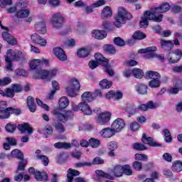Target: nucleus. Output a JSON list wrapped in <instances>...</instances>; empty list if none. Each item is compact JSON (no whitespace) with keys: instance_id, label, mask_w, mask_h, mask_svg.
Returning a JSON list of instances; mask_svg holds the SVG:
<instances>
[{"instance_id":"nucleus-13","label":"nucleus","mask_w":182,"mask_h":182,"mask_svg":"<svg viewBox=\"0 0 182 182\" xmlns=\"http://www.w3.org/2000/svg\"><path fill=\"white\" fill-rule=\"evenodd\" d=\"M31 39L33 43H36L37 45H39V46H46V43H48L46 39L42 38L36 33L31 36Z\"/></svg>"},{"instance_id":"nucleus-64","label":"nucleus","mask_w":182,"mask_h":182,"mask_svg":"<svg viewBox=\"0 0 182 182\" xmlns=\"http://www.w3.org/2000/svg\"><path fill=\"white\" fill-rule=\"evenodd\" d=\"M104 163H105V161L99 156L95 157L93 159L92 162H91L92 166V164H103Z\"/></svg>"},{"instance_id":"nucleus-46","label":"nucleus","mask_w":182,"mask_h":182,"mask_svg":"<svg viewBox=\"0 0 182 182\" xmlns=\"http://www.w3.org/2000/svg\"><path fill=\"white\" fill-rule=\"evenodd\" d=\"M55 149H70V144L66 142H57L54 144Z\"/></svg>"},{"instance_id":"nucleus-10","label":"nucleus","mask_w":182,"mask_h":182,"mask_svg":"<svg viewBox=\"0 0 182 182\" xmlns=\"http://www.w3.org/2000/svg\"><path fill=\"white\" fill-rule=\"evenodd\" d=\"M157 50V48L156 46H151L146 48H142L139 50V53H144V58L145 59H151V58H154V52Z\"/></svg>"},{"instance_id":"nucleus-45","label":"nucleus","mask_w":182,"mask_h":182,"mask_svg":"<svg viewBox=\"0 0 182 182\" xmlns=\"http://www.w3.org/2000/svg\"><path fill=\"white\" fill-rule=\"evenodd\" d=\"M160 85H161L160 79H154L149 82V87L152 88L160 87Z\"/></svg>"},{"instance_id":"nucleus-43","label":"nucleus","mask_w":182,"mask_h":182,"mask_svg":"<svg viewBox=\"0 0 182 182\" xmlns=\"http://www.w3.org/2000/svg\"><path fill=\"white\" fill-rule=\"evenodd\" d=\"M132 73L136 79H141V77L144 76V73H143V70L140 68H134L132 70Z\"/></svg>"},{"instance_id":"nucleus-36","label":"nucleus","mask_w":182,"mask_h":182,"mask_svg":"<svg viewBox=\"0 0 182 182\" xmlns=\"http://www.w3.org/2000/svg\"><path fill=\"white\" fill-rule=\"evenodd\" d=\"M125 112L129 113V114H135L136 110V107L133 104L127 103L125 107H124Z\"/></svg>"},{"instance_id":"nucleus-7","label":"nucleus","mask_w":182,"mask_h":182,"mask_svg":"<svg viewBox=\"0 0 182 182\" xmlns=\"http://www.w3.org/2000/svg\"><path fill=\"white\" fill-rule=\"evenodd\" d=\"M95 58L96 60V62L100 63L101 62H104L105 68V72L108 73L109 76H113L114 75V72L112 69V67L109 66V63H107V59H106L102 54L100 53H96L95 55Z\"/></svg>"},{"instance_id":"nucleus-23","label":"nucleus","mask_w":182,"mask_h":182,"mask_svg":"<svg viewBox=\"0 0 182 182\" xmlns=\"http://www.w3.org/2000/svg\"><path fill=\"white\" fill-rule=\"evenodd\" d=\"M53 114L60 122H63V123H66V122H68V116H66V114H62L59 112V109H55L53 110Z\"/></svg>"},{"instance_id":"nucleus-29","label":"nucleus","mask_w":182,"mask_h":182,"mask_svg":"<svg viewBox=\"0 0 182 182\" xmlns=\"http://www.w3.org/2000/svg\"><path fill=\"white\" fill-rule=\"evenodd\" d=\"M17 128L21 132V133H25V132H27L28 134H31V133H33V130L32 129V127L29 126V124L24 123L23 124H18L17 126Z\"/></svg>"},{"instance_id":"nucleus-19","label":"nucleus","mask_w":182,"mask_h":182,"mask_svg":"<svg viewBox=\"0 0 182 182\" xmlns=\"http://www.w3.org/2000/svg\"><path fill=\"white\" fill-rule=\"evenodd\" d=\"M115 134L116 133L114 132V130H113V128L109 127L103 129L100 133V136L105 139H109L114 136Z\"/></svg>"},{"instance_id":"nucleus-30","label":"nucleus","mask_w":182,"mask_h":182,"mask_svg":"<svg viewBox=\"0 0 182 182\" xmlns=\"http://www.w3.org/2000/svg\"><path fill=\"white\" fill-rule=\"evenodd\" d=\"M27 105L30 112L32 113H35V112H36V105H35V100L31 96L28 97Z\"/></svg>"},{"instance_id":"nucleus-8","label":"nucleus","mask_w":182,"mask_h":182,"mask_svg":"<svg viewBox=\"0 0 182 182\" xmlns=\"http://www.w3.org/2000/svg\"><path fill=\"white\" fill-rule=\"evenodd\" d=\"M111 116L112 114H110V112L98 113L97 114V117L95 118L96 122L100 126H105V124H107V123H109L110 121Z\"/></svg>"},{"instance_id":"nucleus-22","label":"nucleus","mask_w":182,"mask_h":182,"mask_svg":"<svg viewBox=\"0 0 182 182\" xmlns=\"http://www.w3.org/2000/svg\"><path fill=\"white\" fill-rule=\"evenodd\" d=\"M30 14L31 11L28 9H20L16 12L15 16H16L18 19H25V18L29 16Z\"/></svg>"},{"instance_id":"nucleus-62","label":"nucleus","mask_w":182,"mask_h":182,"mask_svg":"<svg viewBox=\"0 0 182 182\" xmlns=\"http://www.w3.org/2000/svg\"><path fill=\"white\" fill-rule=\"evenodd\" d=\"M11 89L14 93H21V92H22V85L19 84H14L13 85Z\"/></svg>"},{"instance_id":"nucleus-57","label":"nucleus","mask_w":182,"mask_h":182,"mask_svg":"<svg viewBox=\"0 0 182 182\" xmlns=\"http://www.w3.org/2000/svg\"><path fill=\"white\" fill-rule=\"evenodd\" d=\"M16 129V125L13 124H7L5 127V129L6 132L9 133H14Z\"/></svg>"},{"instance_id":"nucleus-51","label":"nucleus","mask_w":182,"mask_h":182,"mask_svg":"<svg viewBox=\"0 0 182 182\" xmlns=\"http://www.w3.org/2000/svg\"><path fill=\"white\" fill-rule=\"evenodd\" d=\"M37 160H42L43 166H48L49 164V158L44 155H36Z\"/></svg>"},{"instance_id":"nucleus-47","label":"nucleus","mask_w":182,"mask_h":182,"mask_svg":"<svg viewBox=\"0 0 182 182\" xmlns=\"http://www.w3.org/2000/svg\"><path fill=\"white\" fill-rule=\"evenodd\" d=\"M89 144L93 149H97V147H99V146H100V141H99V139H97L95 138H91L89 140Z\"/></svg>"},{"instance_id":"nucleus-42","label":"nucleus","mask_w":182,"mask_h":182,"mask_svg":"<svg viewBox=\"0 0 182 182\" xmlns=\"http://www.w3.org/2000/svg\"><path fill=\"white\" fill-rule=\"evenodd\" d=\"M113 15V13L112 12V9L109 6H106L105 9H103L102 12V18H110Z\"/></svg>"},{"instance_id":"nucleus-2","label":"nucleus","mask_w":182,"mask_h":182,"mask_svg":"<svg viewBox=\"0 0 182 182\" xmlns=\"http://www.w3.org/2000/svg\"><path fill=\"white\" fill-rule=\"evenodd\" d=\"M112 173H106L103 171H96V174L100 177H104L108 180H114V177H122L123 176V166L121 165H117L113 169L111 170ZM113 174V175H112Z\"/></svg>"},{"instance_id":"nucleus-48","label":"nucleus","mask_w":182,"mask_h":182,"mask_svg":"<svg viewBox=\"0 0 182 182\" xmlns=\"http://www.w3.org/2000/svg\"><path fill=\"white\" fill-rule=\"evenodd\" d=\"M1 96H6V97H14V96H15V92L12 88H6L5 91H3Z\"/></svg>"},{"instance_id":"nucleus-15","label":"nucleus","mask_w":182,"mask_h":182,"mask_svg":"<svg viewBox=\"0 0 182 182\" xmlns=\"http://www.w3.org/2000/svg\"><path fill=\"white\" fill-rule=\"evenodd\" d=\"M33 77L34 79H43L44 80H49V77L48 74V70H40L36 71Z\"/></svg>"},{"instance_id":"nucleus-26","label":"nucleus","mask_w":182,"mask_h":182,"mask_svg":"<svg viewBox=\"0 0 182 182\" xmlns=\"http://www.w3.org/2000/svg\"><path fill=\"white\" fill-rule=\"evenodd\" d=\"M92 36L95 39H105L106 36H107V33H106V31H100V30H93L92 32Z\"/></svg>"},{"instance_id":"nucleus-4","label":"nucleus","mask_w":182,"mask_h":182,"mask_svg":"<svg viewBox=\"0 0 182 182\" xmlns=\"http://www.w3.org/2000/svg\"><path fill=\"white\" fill-rule=\"evenodd\" d=\"M80 89V82L79 80L73 78L68 84V86L65 87V90L70 96V97H76L77 96V90Z\"/></svg>"},{"instance_id":"nucleus-27","label":"nucleus","mask_w":182,"mask_h":182,"mask_svg":"<svg viewBox=\"0 0 182 182\" xmlns=\"http://www.w3.org/2000/svg\"><path fill=\"white\" fill-rule=\"evenodd\" d=\"M67 174V182L73 181V177H76V176H80V172L75 169L69 168Z\"/></svg>"},{"instance_id":"nucleus-20","label":"nucleus","mask_w":182,"mask_h":182,"mask_svg":"<svg viewBox=\"0 0 182 182\" xmlns=\"http://www.w3.org/2000/svg\"><path fill=\"white\" fill-rule=\"evenodd\" d=\"M53 127H54L55 130L57 133H59L60 134H62L63 133H65L66 128H65V125L59 121H55L52 123Z\"/></svg>"},{"instance_id":"nucleus-31","label":"nucleus","mask_w":182,"mask_h":182,"mask_svg":"<svg viewBox=\"0 0 182 182\" xmlns=\"http://www.w3.org/2000/svg\"><path fill=\"white\" fill-rule=\"evenodd\" d=\"M69 99L66 97H62L59 99L58 106L60 109H66L69 106Z\"/></svg>"},{"instance_id":"nucleus-16","label":"nucleus","mask_w":182,"mask_h":182,"mask_svg":"<svg viewBox=\"0 0 182 182\" xmlns=\"http://www.w3.org/2000/svg\"><path fill=\"white\" fill-rule=\"evenodd\" d=\"M88 103L89 102L85 101H82L79 103V107L80 110H81L84 114L90 116V114H92V109H90V106H89Z\"/></svg>"},{"instance_id":"nucleus-63","label":"nucleus","mask_w":182,"mask_h":182,"mask_svg":"<svg viewBox=\"0 0 182 182\" xmlns=\"http://www.w3.org/2000/svg\"><path fill=\"white\" fill-rule=\"evenodd\" d=\"M12 0H0L1 8H5L8 5H12Z\"/></svg>"},{"instance_id":"nucleus-25","label":"nucleus","mask_w":182,"mask_h":182,"mask_svg":"<svg viewBox=\"0 0 182 182\" xmlns=\"http://www.w3.org/2000/svg\"><path fill=\"white\" fill-rule=\"evenodd\" d=\"M35 29L41 35L46 33V23L43 21L38 22L35 24Z\"/></svg>"},{"instance_id":"nucleus-55","label":"nucleus","mask_w":182,"mask_h":182,"mask_svg":"<svg viewBox=\"0 0 182 182\" xmlns=\"http://www.w3.org/2000/svg\"><path fill=\"white\" fill-rule=\"evenodd\" d=\"M38 66H41V60H33L31 61L30 63V68L31 69H36V68H38Z\"/></svg>"},{"instance_id":"nucleus-17","label":"nucleus","mask_w":182,"mask_h":182,"mask_svg":"<svg viewBox=\"0 0 182 182\" xmlns=\"http://www.w3.org/2000/svg\"><path fill=\"white\" fill-rule=\"evenodd\" d=\"M141 141L144 144H148L151 147H159L160 144L153 140V138L147 136L146 134H143Z\"/></svg>"},{"instance_id":"nucleus-40","label":"nucleus","mask_w":182,"mask_h":182,"mask_svg":"<svg viewBox=\"0 0 182 182\" xmlns=\"http://www.w3.org/2000/svg\"><path fill=\"white\" fill-rule=\"evenodd\" d=\"M11 157L18 159V160H23V154L18 149H14L11 153Z\"/></svg>"},{"instance_id":"nucleus-56","label":"nucleus","mask_w":182,"mask_h":182,"mask_svg":"<svg viewBox=\"0 0 182 182\" xmlns=\"http://www.w3.org/2000/svg\"><path fill=\"white\" fill-rule=\"evenodd\" d=\"M134 39L141 40L146 38V35L142 33L141 31H136L134 35L132 36Z\"/></svg>"},{"instance_id":"nucleus-53","label":"nucleus","mask_w":182,"mask_h":182,"mask_svg":"<svg viewBox=\"0 0 182 182\" xmlns=\"http://www.w3.org/2000/svg\"><path fill=\"white\" fill-rule=\"evenodd\" d=\"M163 133L165 136V141H166V143H170V141L173 140L171 138V134H170V131H168L167 129H165L163 130Z\"/></svg>"},{"instance_id":"nucleus-3","label":"nucleus","mask_w":182,"mask_h":182,"mask_svg":"<svg viewBox=\"0 0 182 182\" xmlns=\"http://www.w3.org/2000/svg\"><path fill=\"white\" fill-rule=\"evenodd\" d=\"M149 20L161 22L163 21V14H159L156 16L151 11H146L139 22L140 28H147L149 26Z\"/></svg>"},{"instance_id":"nucleus-5","label":"nucleus","mask_w":182,"mask_h":182,"mask_svg":"<svg viewBox=\"0 0 182 182\" xmlns=\"http://www.w3.org/2000/svg\"><path fill=\"white\" fill-rule=\"evenodd\" d=\"M22 59H25V54L19 50H14L12 49H9L7 50L6 56L5 60H22Z\"/></svg>"},{"instance_id":"nucleus-34","label":"nucleus","mask_w":182,"mask_h":182,"mask_svg":"<svg viewBox=\"0 0 182 182\" xmlns=\"http://www.w3.org/2000/svg\"><path fill=\"white\" fill-rule=\"evenodd\" d=\"M34 177L37 181H48V174L46 173H41L39 171H36L34 175Z\"/></svg>"},{"instance_id":"nucleus-6","label":"nucleus","mask_w":182,"mask_h":182,"mask_svg":"<svg viewBox=\"0 0 182 182\" xmlns=\"http://www.w3.org/2000/svg\"><path fill=\"white\" fill-rule=\"evenodd\" d=\"M65 18L59 13L54 14L51 18L52 26L55 29H60L63 26Z\"/></svg>"},{"instance_id":"nucleus-44","label":"nucleus","mask_w":182,"mask_h":182,"mask_svg":"<svg viewBox=\"0 0 182 182\" xmlns=\"http://www.w3.org/2000/svg\"><path fill=\"white\" fill-rule=\"evenodd\" d=\"M100 86L102 89H109V87H112V82L107 79H104L100 82Z\"/></svg>"},{"instance_id":"nucleus-24","label":"nucleus","mask_w":182,"mask_h":182,"mask_svg":"<svg viewBox=\"0 0 182 182\" xmlns=\"http://www.w3.org/2000/svg\"><path fill=\"white\" fill-rule=\"evenodd\" d=\"M3 39L10 45H16V39L8 32L2 33Z\"/></svg>"},{"instance_id":"nucleus-58","label":"nucleus","mask_w":182,"mask_h":182,"mask_svg":"<svg viewBox=\"0 0 182 182\" xmlns=\"http://www.w3.org/2000/svg\"><path fill=\"white\" fill-rule=\"evenodd\" d=\"M133 168L136 171H140L143 168V164L141 162L137 161H134L132 164Z\"/></svg>"},{"instance_id":"nucleus-52","label":"nucleus","mask_w":182,"mask_h":182,"mask_svg":"<svg viewBox=\"0 0 182 182\" xmlns=\"http://www.w3.org/2000/svg\"><path fill=\"white\" fill-rule=\"evenodd\" d=\"M114 45H117V46H124L126 45V43L124 42V40L122 39L120 37H116L114 38Z\"/></svg>"},{"instance_id":"nucleus-49","label":"nucleus","mask_w":182,"mask_h":182,"mask_svg":"<svg viewBox=\"0 0 182 182\" xmlns=\"http://www.w3.org/2000/svg\"><path fill=\"white\" fill-rule=\"evenodd\" d=\"M134 158L135 160H138V161H147V160H149V156L143 154H136Z\"/></svg>"},{"instance_id":"nucleus-60","label":"nucleus","mask_w":182,"mask_h":182,"mask_svg":"<svg viewBox=\"0 0 182 182\" xmlns=\"http://www.w3.org/2000/svg\"><path fill=\"white\" fill-rule=\"evenodd\" d=\"M48 79L50 80L53 77H55L58 74V69L53 68L51 70H48Z\"/></svg>"},{"instance_id":"nucleus-28","label":"nucleus","mask_w":182,"mask_h":182,"mask_svg":"<svg viewBox=\"0 0 182 182\" xmlns=\"http://www.w3.org/2000/svg\"><path fill=\"white\" fill-rule=\"evenodd\" d=\"M160 43L162 49H164V50H171L174 46L172 41L161 40Z\"/></svg>"},{"instance_id":"nucleus-59","label":"nucleus","mask_w":182,"mask_h":182,"mask_svg":"<svg viewBox=\"0 0 182 182\" xmlns=\"http://www.w3.org/2000/svg\"><path fill=\"white\" fill-rule=\"evenodd\" d=\"M26 164H28V161L23 159L21 160V161L18 164V168L16 172L18 173V171H23V170H25V166H26Z\"/></svg>"},{"instance_id":"nucleus-32","label":"nucleus","mask_w":182,"mask_h":182,"mask_svg":"<svg viewBox=\"0 0 182 182\" xmlns=\"http://www.w3.org/2000/svg\"><path fill=\"white\" fill-rule=\"evenodd\" d=\"M145 77H146V79L152 80L160 79L161 77V75H160V73H159L158 72L149 70L146 72Z\"/></svg>"},{"instance_id":"nucleus-61","label":"nucleus","mask_w":182,"mask_h":182,"mask_svg":"<svg viewBox=\"0 0 182 182\" xmlns=\"http://www.w3.org/2000/svg\"><path fill=\"white\" fill-rule=\"evenodd\" d=\"M12 80L9 78V77H6L2 79H0V86H6V85H9Z\"/></svg>"},{"instance_id":"nucleus-41","label":"nucleus","mask_w":182,"mask_h":182,"mask_svg":"<svg viewBox=\"0 0 182 182\" xmlns=\"http://www.w3.org/2000/svg\"><path fill=\"white\" fill-rule=\"evenodd\" d=\"M103 49L107 53H111L112 55L116 53V48H114V46H113L112 45H105Z\"/></svg>"},{"instance_id":"nucleus-11","label":"nucleus","mask_w":182,"mask_h":182,"mask_svg":"<svg viewBox=\"0 0 182 182\" xmlns=\"http://www.w3.org/2000/svg\"><path fill=\"white\" fill-rule=\"evenodd\" d=\"M182 52L179 49L175 50L173 53H169L168 60L169 63H178L181 58Z\"/></svg>"},{"instance_id":"nucleus-14","label":"nucleus","mask_w":182,"mask_h":182,"mask_svg":"<svg viewBox=\"0 0 182 182\" xmlns=\"http://www.w3.org/2000/svg\"><path fill=\"white\" fill-rule=\"evenodd\" d=\"M53 53L55 55L56 58L59 59V60H61L62 62H65L66 59H68V56H66V53H65V51L63 49L59 47H56L53 49Z\"/></svg>"},{"instance_id":"nucleus-38","label":"nucleus","mask_w":182,"mask_h":182,"mask_svg":"<svg viewBox=\"0 0 182 182\" xmlns=\"http://www.w3.org/2000/svg\"><path fill=\"white\" fill-rule=\"evenodd\" d=\"M136 90L139 95H146L147 94V86L142 85V84H138L136 86Z\"/></svg>"},{"instance_id":"nucleus-37","label":"nucleus","mask_w":182,"mask_h":182,"mask_svg":"<svg viewBox=\"0 0 182 182\" xmlns=\"http://www.w3.org/2000/svg\"><path fill=\"white\" fill-rule=\"evenodd\" d=\"M6 112L9 115L7 117H6V119H9V117H11V114H16V116L21 114V109H17V108L7 107Z\"/></svg>"},{"instance_id":"nucleus-33","label":"nucleus","mask_w":182,"mask_h":182,"mask_svg":"<svg viewBox=\"0 0 182 182\" xmlns=\"http://www.w3.org/2000/svg\"><path fill=\"white\" fill-rule=\"evenodd\" d=\"M89 55H90V50L86 48H80L77 52L78 58H87Z\"/></svg>"},{"instance_id":"nucleus-35","label":"nucleus","mask_w":182,"mask_h":182,"mask_svg":"<svg viewBox=\"0 0 182 182\" xmlns=\"http://www.w3.org/2000/svg\"><path fill=\"white\" fill-rule=\"evenodd\" d=\"M81 98H82V102H87L89 103V102H92V100H93V94H92L91 92H84L82 96H81Z\"/></svg>"},{"instance_id":"nucleus-50","label":"nucleus","mask_w":182,"mask_h":182,"mask_svg":"<svg viewBox=\"0 0 182 182\" xmlns=\"http://www.w3.org/2000/svg\"><path fill=\"white\" fill-rule=\"evenodd\" d=\"M132 146L134 150H139L140 151L147 150V148L143 144L134 143V144H132Z\"/></svg>"},{"instance_id":"nucleus-39","label":"nucleus","mask_w":182,"mask_h":182,"mask_svg":"<svg viewBox=\"0 0 182 182\" xmlns=\"http://www.w3.org/2000/svg\"><path fill=\"white\" fill-rule=\"evenodd\" d=\"M172 170L173 171H176V173H180V171H182V162L180 161L173 162Z\"/></svg>"},{"instance_id":"nucleus-18","label":"nucleus","mask_w":182,"mask_h":182,"mask_svg":"<svg viewBox=\"0 0 182 182\" xmlns=\"http://www.w3.org/2000/svg\"><path fill=\"white\" fill-rule=\"evenodd\" d=\"M108 156L109 157H114L116 155L115 152L117 150V143L116 141H110L107 144Z\"/></svg>"},{"instance_id":"nucleus-1","label":"nucleus","mask_w":182,"mask_h":182,"mask_svg":"<svg viewBox=\"0 0 182 182\" xmlns=\"http://www.w3.org/2000/svg\"><path fill=\"white\" fill-rule=\"evenodd\" d=\"M132 18H133L132 14L127 12L126 9L123 7H119L118 9V14L115 17V22L114 23V25L117 28H122V25H123V23H126V21L132 19Z\"/></svg>"},{"instance_id":"nucleus-54","label":"nucleus","mask_w":182,"mask_h":182,"mask_svg":"<svg viewBox=\"0 0 182 182\" xmlns=\"http://www.w3.org/2000/svg\"><path fill=\"white\" fill-rule=\"evenodd\" d=\"M122 171L126 176H132V174H133V170L131 169L130 166L129 165L122 166Z\"/></svg>"},{"instance_id":"nucleus-21","label":"nucleus","mask_w":182,"mask_h":182,"mask_svg":"<svg viewBox=\"0 0 182 182\" xmlns=\"http://www.w3.org/2000/svg\"><path fill=\"white\" fill-rule=\"evenodd\" d=\"M8 115V111H6V101H0V119H6Z\"/></svg>"},{"instance_id":"nucleus-9","label":"nucleus","mask_w":182,"mask_h":182,"mask_svg":"<svg viewBox=\"0 0 182 182\" xmlns=\"http://www.w3.org/2000/svg\"><path fill=\"white\" fill-rule=\"evenodd\" d=\"M170 8V4L168 2H164L161 4L159 7H152L151 9V12L154 15L157 14H164L165 12H168Z\"/></svg>"},{"instance_id":"nucleus-12","label":"nucleus","mask_w":182,"mask_h":182,"mask_svg":"<svg viewBox=\"0 0 182 182\" xmlns=\"http://www.w3.org/2000/svg\"><path fill=\"white\" fill-rule=\"evenodd\" d=\"M126 126V123H124V121H123L122 119L118 118L112 124V129L114 130V132L118 133L122 129H124V127Z\"/></svg>"}]
</instances>
